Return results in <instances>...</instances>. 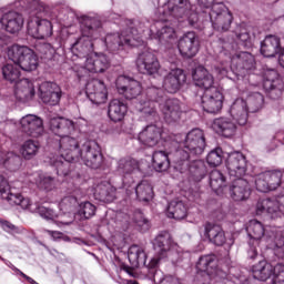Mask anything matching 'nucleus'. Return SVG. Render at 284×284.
<instances>
[{
  "mask_svg": "<svg viewBox=\"0 0 284 284\" xmlns=\"http://www.w3.org/2000/svg\"><path fill=\"white\" fill-rule=\"evenodd\" d=\"M248 234V258H256L258 251L256 247L264 241L267 247L274 250L275 254H284V236L283 233L276 227L265 230V226L256 220H251L246 226Z\"/></svg>",
  "mask_w": 284,
  "mask_h": 284,
  "instance_id": "obj_1",
  "label": "nucleus"
},
{
  "mask_svg": "<svg viewBox=\"0 0 284 284\" xmlns=\"http://www.w3.org/2000/svg\"><path fill=\"white\" fill-rule=\"evenodd\" d=\"M81 37L72 44L71 50L77 57H85L94 51L95 39L101 37V20L89 16L80 17Z\"/></svg>",
  "mask_w": 284,
  "mask_h": 284,
  "instance_id": "obj_2",
  "label": "nucleus"
},
{
  "mask_svg": "<svg viewBox=\"0 0 284 284\" xmlns=\"http://www.w3.org/2000/svg\"><path fill=\"white\" fill-rule=\"evenodd\" d=\"M175 168L183 174L189 172L193 181H203L207 175V166L203 160H195L190 163V153L187 151L178 150L174 153Z\"/></svg>",
  "mask_w": 284,
  "mask_h": 284,
  "instance_id": "obj_3",
  "label": "nucleus"
},
{
  "mask_svg": "<svg viewBox=\"0 0 284 284\" xmlns=\"http://www.w3.org/2000/svg\"><path fill=\"white\" fill-rule=\"evenodd\" d=\"M7 54L8 59L13 63H18L19 68L24 72H33L39 68V57L26 45L13 44L8 49Z\"/></svg>",
  "mask_w": 284,
  "mask_h": 284,
  "instance_id": "obj_4",
  "label": "nucleus"
},
{
  "mask_svg": "<svg viewBox=\"0 0 284 284\" xmlns=\"http://www.w3.org/2000/svg\"><path fill=\"white\" fill-rule=\"evenodd\" d=\"M164 101L165 92H163V89L151 87L146 90L145 99L140 100L135 109L144 116H154L156 114V103L160 108Z\"/></svg>",
  "mask_w": 284,
  "mask_h": 284,
  "instance_id": "obj_5",
  "label": "nucleus"
},
{
  "mask_svg": "<svg viewBox=\"0 0 284 284\" xmlns=\"http://www.w3.org/2000/svg\"><path fill=\"white\" fill-rule=\"evenodd\" d=\"M79 161H82L87 168L99 170L103 165V153L99 143L92 140H84L81 145Z\"/></svg>",
  "mask_w": 284,
  "mask_h": 284,
  "instance_id": "obj_6",
  "label": "nucleus"
},
{
  "mask_svg": "<svg viewBox=\"0 0 284 284\" xmlns=\"http://www.w3.org/2000/svg\"><path fill=\"white\" fill-rule=\"evenodd\" d=\"M28 34L33 39H48L52 37V22L48 19H42L41 13L32 11L28 24Z\"/></svg>",
  "mask_w": 284,
  "mask_h": 284,
  "instance_id": "obj_7",
  "label": "nucleus"
},
{
  "mask_svg": "<svg viewBox=\"0 0 284 284\" xmlns=\"http://www.w3.org/2000/svg\"><path fill=\"white\" fill-rule=\"evenodd\" d=\"M196 278L202 284H209L214 276H219V260L216 255H204L196 263Z\"/></svg>",
  "mask_w": 284,
  "mask_h": 284,
  "instance_id": "obj_8",
  "label": "nucleus"
},
{
  "mask_svg": "<svg viewBox=\"0 0 284 284\" xmlns=\"http://www.w3.org/2000/svg\"><path fill=\"white\" fill-rule=\"evenodd\" d=\"M211 23L217 32H227L232 27V12L223 3H215L210 12Z\"/></svg>",
  "mask_w": 284,
  "mask_h": 284,
  "instance_id": "obj_9",
  "label": "nucleus"
},
{
  "mask_svg": "<svg viewBox=\"0 0 284 284\" xmlns=\"http://www.w3.org/2000/svg\"><path fill=\"white\" fill-rule=\"evenodd\" d=\"M282 183L283 172L280 170L265 171L255 178V187L257 192H274V190L281 187Z\"/></svg>",
  "mask_w": 284,
  "mask_h": 284,
  "instance_id": "obj_10",
  "label": "nucleus"
},
{
  "mask_svg": "<svg viewBox=\"0 0 284 284\" xmlns=\"http://www.w3.org/2000/svg\"><path fill=\"white\" fill-rule=\"evenodd\" d=\"M183 148L184 149H180V150L187 152L189 158H190V154L199 156L203 152H205V133L203 132V130L201 129L191 130L184 139Z\"/></svg>",
  "mask_w": 284,
  "mask_h": 284,
  "instance_id": "obj_11",
  "label": "nucleus"
},
{
  "mask_svg": "<svg viewBox=\"0 0 284 284\" xmlns=\"http://www.w3.org/2000/svg\"><path fill=\"white\" fill-rule=\"evenodd\" d=\"M85 141L73 138L70 135H64L59 140V152L61 156L69 159V161H79V155L81 154V146Z\"/></svg>",
  "mask_w": 284,
  "mask_h": 284,
  "instance_id": "obj_12",
  "label": "nucleus"
},
{
  "mask_svg": "<svg viewBox=\"0 0 284 284\" xmlns=\"http://www.w3.org/2000/svg\"><path fill=\"white\" fill-rule=\"evenodd\" d=\"M172 235L168 231L160 232L153 241V250L156 254V257H153L150 262V267L154 268L159 265V261L161 258H165L168 256V252H170L172 247Z\"/></svg>",
  "mask_w": 284,
  "mask_h": 284,
  "instance_id": "obj_13",
  "label": "nucleus"
},
{
  "mask_svg": "<svg viewBox=\"0 0 284 284\" xmlns=\"http://www.w3.org/2000/svg\"><path fill=\"white\" fill-rule=\"evenodd\" d=\"M115 85L119 94L124 95V99L129 101L141 97V92H143V87H141V82L125 75H120L115 81Z\"/></svg>",
  "mask_w": 284,
  "mask_h": 284,
  "instance_id": "obj_14",
  "label": "nucleus"
},
{
  "mask_svg": "<svg viewBox=\"0 0 284 284\" xmlns=\"http://www.w3.org/2000/svg\"><path fill=\"white\" fill-rule=\"evenodd\" d=\"M201 103L204 112L216 114L223 108V93L216 88L207 89L201 97Z\"/></svg>",
  "mask_w": 284,
  "mask_h": 284,
  "instance_id": "obj_15",
  "label": "nucleus"
},
{
  "mask_svg": "<svg viewBox=\"0 0 284 284\" xmlns=\"http://www.w3.org/2000/svg\"><path fill=\"white\" fill-rule=\"evenodd\" d=\"M226 169L231 179H241L247 172V160L241 152L230 153L226 159Z\"/></svg>",
  "mask_w": 284,
  "mask_h": 284,
  "instance_id": "obj_16",
  "label": "nucleus"
},
{
  "mask_svg": "<svg viewBox=\"0 0 284 284\" xmlns=\"http://www.w3.org/2000/svg\"><path fill=\"white\" fill-rule=\"evenodd\" d=\"M179 52L184 59H193L199 54V37L194 31L183 34L178 43Z\"/></svg>",
  "mask_w": 284,
  "mask_h": 284,
  "instance_id": "obj_17",
  "label": "nucleus"
},
{
  "mask_svg": "<svg viewBox=\"0 0 284 284\" xmlns=\"http://www.w3.org/2000/svg\"><path fill=\"white\" fill-rule=\"evenodd\" d=\"M182 103L179 99H165V101L160 103V111L164 116L166 123H176L181 121V115L183 114Z\"/></svg>",
  "mask_w": 284,
  "mask_h": 284,
  "instance_id": "obj_18",
  "label": "nucleus"
},
{
  "mask_svg": "<svg viewBox=\"0 0 284 284\" xmlns=\"http://www.w3.org/2000/svg\"><path fill=\"white\" fill-rule=\"evenodd\" d=\"M136 67L139 72L151 77L159 74V70H161L159 58L150 51H145L138 57Z\"/></svg>",
  "mask_w": 284,
  "mask_h": 284,
  "instance_id": "obj_19",
  "label": "nucleus"
},
{
  "mask_svg": "<svg viewBox=\"0 0 284 284\" xmlns=\"http://www.w3.org/2000/svg\"><path fill=\"white\" fill-rule=\"evenodd\" d=\"M87 97L90 102L95 103V105H101L108 101V88L105 83L101 80H91L85 87Z\"/></svg>",
  "mask_w": 284,
  "mask_h": 284,
  "instance_id": "obj_20",
  "label": "nucleus"
},
{
  "mask_svg": "<svg viewBox=\"0 0 284 284\" xmlns=\"http://www.w3.org/2000/svg\"><path fill=\"white\" fill-rule=\"evenodd\" d=\"M187 77L182 69H172L163 79V88L169 94H176L185 85Z\"/></svg>",
  "mask_w": 284,
  "mask_h": 284,
  "instance_id": "obj_21",
  "label": "nucleus"
},
{
  "mask_svg": "<svg viewBox=\"0 0 284 284\" xmlns=\"http://www.w3.org/2000/svg\"><path fill=\"white\" fill-rule=\"evenodd\" d=\"M104 43L109 52H119V50H123L128 45H136L134 44V38L125 34V32L108 33L104 38Z\"/></svg>",
  "mask_w": 284,
  "mask_h": 284,
  "instance_id": "obj_22",
  "label": "nucleus"
},
{
  "mask_svg": "<svg viewBox=\"0 0 284 284\" xmlns=\"http://www.w3.org/2000/svg\"><path fill=\"white\" fill-rule=\"evenodd\" d=\"M39 92L41 101L48 105H58L61 101V87L54 82H42Z\"/></svg>",
  "mask_w": 284,
  "mask_h": 284,
  "instance_id": "obj_23",
  "label": "nucleus"
},
{
  "mask_svg": "<svg viewBox=\"0 0 284 284\" xmlns=\"http://www.w3.org/2000/svg\"><path fill=\"white\" fill-rule=\"evenodd\" d=\"M232 64L235 65L239 72L237 79H243L246 72L256 68V60H254V55L250 52H240L233 55Z\"/></svg>",
  "mask_w": 284,
  "mask_h": 284,
  "instance_id": "obj_24",
  "label": "nucleus"
},
{
  "mask_svg": "<svg viewBox=\"0 0 284 284\" xmlns=\"http://www.w3.org/2000/svg\"><path fill=\"white\" fill-rule=\"evenodd\" d=\"M20 125L22 132L29 136H41L43 134V120L34 114H27L21 118Z\"/></svg>",
  "mask_w": 284,
  "mask_h": 284,
  "instance_id": "obj_25",
  "label": "nucleus"
},
{
  "mask_svg": "<svg viewBox=\"0 0 284 284\" xmlns=\"http://www.w3.org/2000/svg\"><path fill=\"white\" fill-rule=\"evenodd\" d=\"M0 23L2 26V30L9 32L10 34H17L23 28V16L16 11H9L3 13L0 18Z\"/></svg>",
  "mask_w": 284,
  "mask_h": 284,
  "instance_id": "obj_26",
  "label": "nucleus"
},
{
  "mask_svg": "<svg viewBox=\"0 0 284 284\" xmlns=\"http://www.w3.org/2000/svg\"><path fill=\"white\" fill-rule=\"evenodd\" d=\"M264 90L268 92L271 99L281 97L283 92V81L278 78L276 70H267L264 73Z\"/></svg>",
  "mask_w": 284,
  "mask_h": 284,
  "instance_id": "obj_27",
  "label": "nucleus"
},
{
  "mask_svg": "<svg viewBox=\"0 0 284 284\" xmlns=\"http://www.w3.org/2000/svg\"><path fill=\"white\" fill-rule=\"evenodd\" d=\"M230 194L233 201H247L252 191L250 190V182L246 178H234L231 186Z\"/></svg>",
  "mask_w": 284,
  "mask_h": 284,
  "instance_id": "obj_28",
  "label": "nucleus"
},
{
  "mask_svg": "<svg viewBox=\"0 0 284 284\" xmlns=\"http://www.w3.org/2000/svg\"><path fill=\"white\" fill-rule=\"evenodd\" d=\"M110 68V60L108 55L103 53H94L87 58L84 63V70L88 72L101 73L105 72Z\"/></svg>",
  "mask_w": 284,
  "mask_h": 284,
  "instance_id": "obj_29",
  "label": "nucleus"
},
{
  "mask_svg": "<svg viewBox=\"0 0 284 284\" xmlns=\"http://www.w3.org/2000/svg\"><path fill=\"white\" fill-rule=\"evenodd\" d=\"M212 128L216 134L225 136V139H230V136L236 134V122L231 118H216L212 123Z\"/></svg>",
  "mask_w": 284,
  "mask_h": 284,
  "instance_id": "obj_30",
  "label": "nucleus"
},
{
  "mask_svg": "<svg viewBox=\"0 0 284 284\" xmlns=\"http://www.w3.org/2000/svg\"><path fill=\"white\" fill-rule=\"evenodd\" d=\"M190 12H192V3L190 0L169 1L166 14L175 17V19H183V17H189Z\"/></svg>",
  "mask_w": 284,
  "mask_h": 284,
  "instance_id": "obj_31",
  "label": "nucleus"
},
{
  "mask_svg": "<svg viewBox=\"0 0 284 284\" xmlns=\"http://www.w3.org/2000/svg\"><path fill=\"white\" fill-rule=\"evenodd\" d=\"M161 128L151 124L148 125L144 130L139 133V141L143 143V145H148L149 148H154L161 141L162 134Z\"/></svg>",
  "mask_w": 284,
  "mask_h": 284,
  "instance_id": "obj_32",
  "label": "nucleus"
},
{
  "mask_svg": "<svg viewBox=\"0 0 284 284\" xmlns=\"http://www.w3.org/2000/svg\"><path fill=\"white\" fill-rule=\"evenodd\" d=\"M50 130L60 139L68 136L70 132L74 131V122L64 118H53L49 122Z\"/></svg>",
  "mask_w": 284,
  "mask_h": 284,
  "instance_id": "obj_33",
  "label": "nucleus"
},
{
  "mask_svg": "<svg viewBox=\"0 0 284 284\" xmlns=\"http://www.w3.org/2000/svg\"><path fill=\"white\" fill-rule=\"evenodd\" d=\"M204 236H207L209 241L214 245H225L227 239L225 237V231L221 225L207 222L204 225Z\"/></svg>",
  "mask_w": 284,
  "mask_h": 284,
  "instance_id": "obj_34",
  "label": "nucleus"
},
{
  "mask_svg": "<svg viewBox=\"0 0 284 284\" xmlns=\"http://www.w3.org/2000/svg\"><path fill=\"white\" fill-rule=\"evenodd\" d=\"M193 81H195V85L199 88H203L205 90H212L214 87V77L205 69L204 67L200 65L195 68L193 71Z\"/></svg>",
  "mask_w": 284,
  "mask_h": 284,
  "instance_id": "obj_35",
  "label": "nucleus"
},
{
  "mask_svg": "<svg viewBox=\"0 0 284 284\" xmlns=\"http://www.w3.org/2000/svg\"><path fill=\"white\" fill-rule=\"evenodd\" d=\"M261 54L266 58L276 57L281 52V38L276 36H266L261 42Z\"/></svg>",
  "mask_w": 284,
  "mask_h": 284,
  "instance_id": "obj_36",
  "label": "nucleus"
},
{
  "mask_svg": "<svg viewBox=\"0 0 284 284\" xmlns=\"http://www.w3.org/2000/svg\"><path fill=\"white\" fill-rule=\"evenodd\" d=\"M94 199L102 203H112L116 199V189L109 182H102L95 187Z\"/></svg>",
  "mask_w": 284,
  "mask_h": 284,
  "instance_id": "obj_37",
  "label": "nucleus"
},
{
  "mask_svg": "<svg viewBox=\"0 0 284 284\" xmlns=\"http://www.w3.org/2000/svg\"><path fill=\"white\" fill-rule=\"evenodd\" d=\"M108 114L111 121L121 123L125 119V114H128V104L119 99H114L109 103Z\"/></svg>",
  "mask_w": 284,
  "mask_h": 284,
  "instance_id": "obj_38",
  "label": "nucleus"
},
{
  "mask_svg": "<svg viewBox=\"0 0 284 284\" xmlns=\"http://www.w3.org/2000/svg\"><path fill=\"white\" fill-rule=\"evenodd\" d=\"M247 102L243 99H237L231 105V116L237 121L239 125H245L247 123Z\"/></svg>",
  "mask_w": 284,
  "mask_h": 284,
  "instance_id": "obj_39",
  "label": "nucleus"
},
{
  "mask_svg": "<svg viewBox=\"0 0 284 284\" xmlns=\"http://www.w3.org/2000/svg\"><path fill=\"white\" fill-rule=\"evenodd\" d=\"M16 97L19 101H30L34 97V84L28 79L20 80L16 84Z\"/></svg>",
  "mask_w": 284,
  "mask_h": 284,
  "instance_id": "obj_40",
  "label": "nucleus"
},
{
  "mask_svg": "<svg viewBox=\"0 0 284 284\" xmlns=\"http://www.w3.org/2000/svg\"><path fill=\"white\" fill-rule=\"evenodd\" d=\"M252 272L253 278L256 281H267L272 278L274 274V266L266 261H261L260 263L253 265Z\"/></svg>",
  "mask_w": 284,
  "mask_h": 284,
  "instance_id": "obj_41",
  "label": "nucleus"
},
{
  "mask_svg": "<svg viewBox=\"0 0 284 284\" xmlns=\"http://www.w3.org/2000/svg\"><path fill=\"white\" fill-rule=\"evenodd\" d=\"M255 211L256 214H278L281 212V203L272 199L258 200Z\"/></svg>",
  "mask_w": 284,
  "mask_h": 284,
  "instance_id": "obj_42",
  "label": "nucleus"
},
{
  "mask_svg": "<svg viewBox=\"0 0 284 284\" xmlns=\"http://www.w3.org/2000/svg\"><path fill=\"white\" fill-rule=\"evenodd\" d=\"M151 32L159 41H170L176 37V31L170 26H161V22H156L151 27Z\"/></svg>",
  "mask_w": 284,
  "mask_h": 284,
  "instance_id": "obj_43",
  "label": "nucleus"
},
{
  "mask_svg": "<svg viewBox=\"0 0 284 284\" xmlns=\"http://www.w3.org/2000/svg\"><path fill=\"white\" fill-rule=\"evenodd\" d=\"M152 165L155 172H168L170 170V158L164 151H155L152 155Z\"/></svg>",
  "mask_w": 284,
  "mask_h": 284,
  "instance_id": "obj_44",
  "label": "nucleus"
},
{
  "mask_svg": "<svg viewBox=\"0 0 284 284\" xmlns=\"http://www.w3.org/2000/svg\"><path fill=\"white\" fill-rule=\"evenodd\" d=\"M78 161L79 160H69L68 158L60 155V158L53 162V168H55L57 174L59 176H68V174L72 172L74 163H77Z\"/></svg>",
  "mask_w": 284,
  "mask_h": 284,
  "instance_id": "obj_45",
  "label": "nucleus"
},
{
  "mask_svg": "<svg viewBox=\"0 0 284 284\" xmlns=\"http://www.w3.org/2000/svg\"><path fill=\"white\" fill-rule=\"evenodd\" d=\"M135 194L139 201L148 203V201H152L154 199V191L152 189V184L148 181H142L135 187Z\"/></svg>",
  "mask_w": 284,
  "mask_h": 284,
  "instance_id": "obj_46",
  "label": "nucleus"
},
{
  "mask_svg": "<svg viewBox=\"0 0 284 284\" xmlns=\"http://www.w3.org/2000/svg\"><path fill=\"white\" fill-rule=\"evenodd\" d=\"M139 170V161L131 159V158H123L119 160L116 172L122 174H134Z\"/></svg>",
  "mask_w": 284,
  "mask_h": 284,
  "instance_id": "obj_47",
  "label": "nucleus"
},
{
  "mask_svg": "<svg viewBox=\"0 0 284 284\" xmlns=\"http://www.w3.org/2000/svg\"><path fill=\"white\" fill-rule=\"evenodd\" d=\"M2 74L6 81L17 84L19 83V79L21 78V67H19V64L14 62L13 64H6L2 68Z\"/></svg>",
  "mask_w": 284,
  "mask_h": 284,
  "instance_id": "obj_48",
  "label": "nucleus"
},
{
  "mask_svg": "<svg viewBox=\"0 0 284 284\" xmlns=\"http://www.w3.org/2000/svg\"><path fill=\"white\" fill-rule=\"evenodd\" d=\"M128 258L131 265H134L136 267L138 265H141V263H145V251L143 250L142 246L132 245L129 248Z\"/></svg>",
  "mask_w": 284,
  "mask_h": 284,
  "instance_id": "obj_49",
  "label": "nucleus"
},
{
  "mask_svg": "<svg viewBox=\"0 0 284 284\" xmlns=\"http://www.w3.org/2000/svg\"><path fill=\"white\" fill-rule=\"evenodd\" d=\"M39 142L33 140L26 141L21 148V154L23 159H27L28 161H30V159H34L39 152Z\"/></svg>",
  "mask_w": 284,
  "mask_h": 284,
  "instance_id": "obj_50",
  "label": "nucleus"
},
{
  "mask_svg": "<svg viewBox=\"0 0 284 284\" xmlns=\"http://www.w3.org/2000/svg\"><path fill=\"white\" fill-rule=\"evenodd\" d=\"M265 102V98L263 94L255 92L248 95L246 101V108H248L250 112H258L263 108V103Z\"/></svg>",
  "mask_w": 284,
  "mask_h": 284,
  "instance_id": "obj_51",
  "label": "nucleus"
},
{
  "mask_svg": "<svg viewBox=\"0 0 284 284\" xmlns=\"http://www.w3.org/2000/svg\"><path fill=\"white\" fill-rule=\"evenodd\" d=\"M2 165L10 172H17L21 168V158L12 152L4 153Z\"/></svg>",
  "mask_w": 284,
  "mask_h": 284,
  "instance_id": "obj_52",
  "label": "nucleus"
},
{
  "mask_svg": "<svg viewBox=\"0 0 284 284\" xmlns=\"http://www.w3.org/2000/svg\"><path fill=\"white\" fill-rule=\"evenodd\" d=\"M210 186L213 192H219V190L225 187V175L219 170H213L210 173Z\"/></svg>",
  "mask_w": 284,
  "mask_h": 284,
  "instance_id": "obj_53",
  "label": "nucleus"
},
{
  "mask_svg": "<svg viewBox=\"0 0 284 284\" xmlns=\"http://www.w3.org/2000/svg\"><path fill=\"white\" fill-rule=\"evenodd\" d=\"M206 161L209 165L216 168L223 163V149L216 148L215 150L211 151L207 156Z\"/></svg>",
  "mask_w": 284,
  "mask_h": 284,
  "instance_id": "obj_54",
  "label": "nucleus"
},
{
  "mask_svg": "<svg viewBox=\"0 0 284 284\" xmlns=\"http://www.w3.org/2000/svg\"><path fill=\"white\" fill-rule=\"evenodd\" d=\"M153 281L155 284H181V281L172 275L164 277L161 271L154 272Z\"/></svg>",
  "mask_w": 284,
  "mask_h": 284,
  "instance_id": "obj_55",
  "label": "nucleus"
},
{
  "mask_svg": "<svg viewBox=\"0 0 284 284\" xmlns=\"http://www.w3.org/2000/svg\"><path fill=\"white\" fill-rule=\"evenodd\" d=\"M38 187H40V190L51 192V190H54V178L50 175H40L38 181Z\"/></svg>",
  "mask_w": 284,
  "mask_h": 284,
  "instance_id": "obj_56",
  "label": "nucleus"
},
{
  "mask_svg": "<svg viewBox=\"0 0 284 284\" xmlns=\"http://www.w3.org/2000/svg\"><path fill=\"white\" fill-rule=\"evenodd\" d=\"M272 283L284 284V265L283 264H277L274 266Z\"/></svg>",
  "mask_w": 284,
  "mask_h": 284,
  "instance_id": "obj_57",
  "label": "nucleus"
},
{
  "mask_svg": "<svg viewBox=\"0 0 284 284\" xmlns=\"http://www.w3.org/2000/svg\"><path fill=\"white\" fill-rule=\"evenodd\" d=\"M1 197L8 201L10 205H19L23 195H21V193H10L7 191L6 194L1 195Z\"/></svg>",
  "mask_w": 284,
  "mask_h": 284,
  "instance_id": "obj_58",
  "label": "nucleus"
},
{
  "mask_svg": "<svg viewBox=\"0 0 284 284\" xmlns=\"http://www.w3.org/2000/svg\"><path fill=\"white\" fill-rule=\"evenodd\" d=\"M97 212V207L91 202H83L79 204L78 214H94Z\"/></svg>",
  "mask_w": 284,
  "mask_h": 284,
  "instance_id": "obj_59",
  "label": "nucleus"
},
{
  "mask_svg": "<svg viewBox=\"0 0 284 284\" xmlns=\"http://www.w3.org/2000/svg\"><path fill=\"white\" fill-rule=\"evenodd\" d=\"M135 224L141 230V232H148V230H150V221L141 214L135 216Z\"/></svg>",
  "mask_w": 284,
  "mask_h": 284,
  "instance_id": "obj_60",
  "label": "nucleus"
},
{
  "mask_svg": "<svg viewBox=\"0 0 284 284\" xmlns=\"http://www.w3.org/2000/svg\"><path fill=\"white\" fill-rule=\"evenodd\" d=\"M185 210V206L183 205V202L173 201L168 206V213L169 214H179V212H183Z\"/></svg>",
  "mask_w": 284,
  "mask_h": 284,
  "instance_id": "obj_61",
  "label": "nucleus"
},
{
  "mask_svg": "<svg viewBox=\"0 0 284 284\" xmlns=\"http://www.w3.org/2000/svg\"><path fill=\"white\" fill-rule=\"evenodd\" d=\"M40 52H43L45 57H52L54 54V47L50 43H43L40 47Z\"/></svg>",
  "mask_w": 284,
  "mask_h": 284,
  "instance_id": "obj_62",
  "label": "nucleus"
},
{
  "mask_svg": "<svg viewBox=\"0 0 284 284\" xmlns=\"http://www.w3.org/2000/svg\"><path fill=\"white\" fill-rule=\"evenodd\" d=\"M6 192H10V184L8 183V180L3 178V175H0V194H6Z\"/></svg>",
  "mask_w": 284,
  "mask_h": 284,
  "instance_id": "obj_63",
  "label": "nucleus"
},
{
  "mask_svg": "<svg viewBox=\"0 0 284 284\" xmlns=\"http://www.w3.org/2000/svg\"><path fill=\"white\" fill-rule=\"evenodd\" d=\"M2 229L4 232H14L16 234H19V227L8 221L2 222Z\"/></svg>",
  "mask_w": 284,
  "mask_h": 284,
  "instance_id": "obj_64",
  "label": "nucleus"
}]
</instances>
